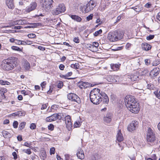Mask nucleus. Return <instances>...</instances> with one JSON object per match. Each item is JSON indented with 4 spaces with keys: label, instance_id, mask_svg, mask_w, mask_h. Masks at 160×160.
I'll return each instance as SVG.
<instances>
[{
    "label": "nucleus",
    "instance_id": "f257e3e1",
    "mask_svg": "<svg viewBox=\"0 0 160 160\" xmlns=\"http://www.w3.org/2000/svg\"><path fill=\"white\" fill-rule=\"evenodd\" d=\"M18 58L13 57L10 59H5L3 60L2 64V68L7 71L12 70L16 66Z\"/></svg>",
    "mask_w": 160,
    "mask_h": 160
},
{
    "label": "nucleus",
    "instance_id": "f03ea898",
    "mask_svg": "<svg viewBox=\"0 0 160 160\" xmlns=\"http://www.w3.org/2000/svg\"><path fill=\"white\" fill-rule=\"evenodd\" d=\"M98 88H94L92 90L90 93V101L95 104H98L102 101L101 92Z\"/></svg>",
    "mask_w": 160,
    "mask_h": 160
},
{
    "label": "nucleus",
    "instance_id": "7ed1b4c3",
    "mask_svg": "<svg viewBox=\"0 0 160 160\" xmlns=\"http://www.w3.org/2000/svg\"><path fill=\"white\" fill-rule=\"evenodd\" d=\"M123 37V34L120 31H115L110 32L108 35V39L112 42H115L122 39Z\"/></svg>",
    "mask_w": 160,
    "mask_h": 160
},
{
    "label": "nucleus",
    "instance_id": "20e7f679",
    "mask_svg": "<svg viewBox=\"0 0 160 160\" xmlns=\"http://www.w3.org/2000/svg\"><path fill=\"white\" fill-rule=\"evenodd\" d=\"M96 5V1L91 0L88 2L86 6L83 7H81L80 9L83 12H88L92 10Z\"/></svg>",
    "mask_w": 160,
    "mask_h": 160
},
{
    "label": "nucleus",
    "instance_id": "39448f33",
    "mask_svg": "<svg viewBox=\"0 0 160 160\" xmlns=\"http://www.w3.org/2000/svg\"><path fill=\"white\" fill-rule=\"evenodd\" d=\"M39 0L40 2L42 4L43 9L46 11H48L52 7V4L53 2V0Z\"/></svg>",
    "mask_w": 160,
    "mask_h": 160
},
{
    "label": "nucleus",
    "instance_id": "423d86ee",
    "mask_svg": "<svg viewBox=\"0 0 160 160\" xmlns=\"http://www.w3.org/2000/svg\"><path fill=\"white\" fill-rule=\"evenodd\" d=\"M124 102L127 107H131L133 104L138 103L135 100L134 97L132 96H126L124 99Z\"/></svg>",
    "mask_w": 160,
    "mask_h": 160
},
{
    "label": "nucleus",
    "instance_id": "0eeeda50",
    "mask_svg": "<svg viewBox=\"0 0 160 160\" xmlns=\"http://www.w3.org/2000/svg\"><path fill=\"white\" fill-rule=\"evenodd\" d=\"M65 10V7L63 4H59L56 8L52 11V13L54 15H58L64 12Z\"/></svg>",
    "mask_w": 160,
    "mask_h": 160
},
{
    "label": "nucleus",
    "instance_id": "6e6552de",
    "mask_svg": "<svg viewBox=\"0 0 160 160\" xmlns=\"http://www.w3.org/2000/svg\"><path fill=\"white\" fill-rule=\"evenodd\" d=\"M155 140V137L152 130L150 128H148L147 134V140L148 142H153Z\"/></svg>",
    "mask_w": 160,
    "mask_h": 160
},
{
    "label": "nucleus",
    "instance_id": "1a4fd4ad",
    "mask_svg": "<svg viewBox=\"0 0 160 160\" xmlns=\"http://www.w3.org/2000/svg\"><path fill=\"white\" fill-rule=\"evenodd\" d=\"M128 109L133 113H137L140 110V108L138 103L133 104L131 107H127Z\"/></svg>",
    "mask_w": 160,
    "mask_h": 160
},
{
    "label": "nucleus",
    "instance_id": "9d476101",
    "mask_svg": "<svg viewBox=\"0 0 160 160\" xmlns=\"http://www.w3.org/2000/svg\"><path fill=\"white\" fill-rule=\"evenodd\" d=\"M138 124V122L136 121H132L128 126V130L130 132H132L135 130L137 127Z\"/></svg>",
    "mask_w": 160,
    "mask_h": 160
},
{
    "label": "nucleus",
    "instance_id": "9b49d317",
    "mask_svg": "<svg viewBox=\"0 0 160 160\" xmlns=\"http://www.w3.org/2000/svg\"><path fill=\"white\" fill-rule=\"evenodd\" d=\"M112 115V113H108L106 116L103 118L104 122L105 124H108L110 123L111 121Z\"/></svg>",
    "mask_w": 160,
    "mask_h": 160
},
{
    "label": "nucleus",
    "instance_id": "f8f14e48",
    "mask_svg": "<svg viewBox=\"0 0 160 160\" xmlns=\"http://www.w3.org/2000/svg\"><path fill=\"white\" fill-rule=\"evenodd\" d=\"M37 6V3L35 2L31 3L30 5L27 7L25 11L27 12H29L31 11L34 10Z\"/></svg>",
    "mask_w": 160,
    "mask_h": 160
},
{
    "label": "nucleus",
    "instance_id": "ddd939ff",
    "mask_svg": "<svg viewBox=\"0 0 160 160\" xmlns=\"http://www.w3.org/2000/svg\"><path fill=\"white\" fill-rule=\"evenodd\" d=\"M108 80L112 82H118V77L117 76L109 75L107 78Z\"/></svg>",
    "mask_w": 160,
    "mask_h": 160
},
{
    "label": "nucleus",
    "instance_id": "4468645a",
    "mask_svg": "<svg viewBox=\"0 0 160 160\" xmlns=\"http://www.w3.org/2000/svg\"><path fill=\"white\" fill-rule=\"evenodd\" d=\"M101 97L104 104H107L109 102V98L107 95L104 92H101Z\"/></svg>",
    "mask_w": 160,
    "mask_h": 160
},
{
    "label": "nucleus",
    "instance_id": "2eb2a0df",
    "mask_svg": "<svg viewBox=\"0 0 160 160\" xmlns=\"http://www.w3.org/2000/svg\"><path fill=\"white\" fill-rule=\"evenodd\" d=\"M159 72V68H153L150 73V75L152 77H154L157 76Z\"/></svg>",
    "mask_w": 160,
    "mask_h": 160
},
{
    "label": "nucleus",
    "instance_id": "dca6fc26",
    "mask_svg": "<svg viewBox=\"0 0 160 160\" xmlns=\"http://www.w3.org/2000/svg\"><path fill=\"white\" fill-rule=\"evenodd\" d=\"M141 47L142 50L146 51L149 50L152 47L150 45L146 42L142 43L141 44Z\"/></svg>",
    "mask_w": 160,
    "mask_h": 160
},
{
    "label": "nucleus",
    "instance_id": "f3484780",
    "mask_svg": "<svg viewBox=\"0 0 160 160\" xmlns=\"http://www.w3.org/2000/svg\"><path fill=\"white\" fill-rule=\"evenodd\" d=\"M78 151L77 153V155L78 158L81 159H83L84 158V155L83 152L81 148L78 150Z\"/></svg>",
    "mask_w": 160,
    "mask_h": 160
},
{
    "label": "nucleus",
    "instance_id": "a211bd4d",
    "mask_svg": "<svg viewBox=\"0 0 160 160\" xmlns=\"http://www.w3.org/2000/svg\"><path fill=\"white\" fill-rule=\"evenodd\" d=\"M129 78L132 81H138L140 79L138 73H136L129 76Z\"/></svg>",
    "mask_w": 160,
    "mask_h": 160
},
{
    "label": "nucleus",
    "instance_id": "6ab92c4d",
    "mask_svg": "<svg viewBox=\"0 0 160 160\" xmlns=\"http://www.w3.org/2000/svg\"><path fill=\"white\" fill-rule=\"evenodd\" d=\"M6 3L8 8L11 9H13L14 8V5L13 0H7Z\"/></svg>",
    "mask_w": 160,
    "mask_h": 160
},
{
    "label": "nucleus",
    "instance_id": "aec40b11",
    "mask_svg": "<svg viewBox=\"0 0 160 160\" xmlns=\"http://www.w3.org/2000/svg\"><path fill=\"white\" fill-rule=\"evenodd\" d=\"M28 22L27 21L25 20H18L14 22V24H15L18 25H23V24H28Z\"/></svg>",
    "mask_w": 160,
    "mask_h": 160
},
{
    "label": "nucleus",
    "instance_id": "412c9836",
    "mask_svg": "<svg viewBox=\"0 0 160 160\" xmlns=\"http://www.w3.org/2000/svg\"><path fill=\"white\" fill-rule=\"evenodd\" d=\"M69 16L72 19L78 22H81L82 20V19L80 17L76 15L70 14L69 15Z\"/></svg>",
    "mask_w": 160,
    "mask_h": 160
},
{
    "label": "nucleus",
    "instance_id": "4be33fe9",
    "mask_svg": "<svg viewBox=\"0 0 160 160\" xmlns=\"http://www.w3.org/2000/svg\"><path fill=\"white\" fill-rule=\"evenodd\" d=\"M28 24L31 25L30 26H27L25 27V28H35L37 27L38 26H40L41 25V23H28Z\"/></svg>",
    "mask_w": 160,
    "mask_h": 160
},
{
    "label": "nucleus",
    "instance_id": "5701e85b",
    "mask_svg": "<svg viewBox=\"0 0 160 160\" xmlns=\"http://www.w3.org/2000/svg\"><path fill=\"white\" fill-rule=\"evenodd\" d=\"M117 140L119 142L122 141L123 139V138L122 136V134L121 130L118 131L117 135Z\"/></svg>",
    "mask_w": 160,
    "mask_h": 160
},
{
    "label": "nucleus",
    "instance_id": "b1692460",
    "mask_svg": "<svg viewBox=\"0 0 160 160\" xmlns=\"http://www.w3.org/2000/svg\"><path fill=\"white\" fill-rule=\"evenodd\" d=\"M56 120V118L55 117V113L50 116L47 117L46 119V121L47 122H51L55 121Z\"/></svg>",
    "mask_w": 160,
    "mask_h": 160
},
{
    "label": "nucleus",
    "instance_id": "393cba45",
    "mask_svg": "<svg viewBox=\"0 0 160 160\" xmlns=\"http://www.w3.org/2000/svg\"><path fill=\"white\" fill-rule=\"evenodd\" d=\"M80 85L81 86H82L83 87H84V88H86L87 87L89 86L92 87L94 86V85H92V84L89 83L88 82H81L80 83Z\"/></svg>",
    "mask_w": 160,
    "mask_h": 160
},
{
    "label": "nucleus",
    "instance_id": "a878e982",
    "mask_svg": "<svg viewBox=\"0 0 160 160\" xmlns=\"http://www.w3.org/2000/svg\"><path fill=\"white\" fill-rule=\"evenodd\" d=\"M74 96L73 98V99L72 101H74L77 102L78 103H80L81 102V100L80 98L76 94L73 95Z\"/></svg>",
    "mask_w": 160,
    "mask_h": 160
},
{
    "label": "nucleus",
    "instance_id": "bb28decb",
    "mask_svg": "<svg viewBox=\"0 0 160 160\" xmlns=\"http://www.w3.org/2000/svg\"><path fill=\"white\" fill-rule=\"evenodd\" d=\"M24 68L26 70H29L30 68V65L27 61H26L24 63Z\"/></svg>",
    "mask_w": 160,
    "mask_h": 160
},
{
    "label": "nucleus",
    "instance_id": "cd10ccee",
    "mask_svg": "<svg viewBox=\"0 0 160 160\" xmlns=\"http://www.w3.org/2000/svg\"><path fill=\"white\" fill-rule=\"evenodd\" d=\"M41 156L42 157V159L44 160L46 158L47 155L46 151L44 150H42L41 153Z\"/></svg>",
    "mask_w": 160,
    "mask_h": 160
},
{
    "label": "nucleus",
    "instance_id": "c85d7f7f",
    "mask_svg": "<svg viewBox=\"0 0 160 160\" xmlns=\"http://www.w3.org/2000/svg\"><path fill=\"white\" fill-rule=\"evenodd\" d=\"M2 134L3 136L5 138L9 137H10V134L6 131H3L2 132Z\"/></svg>",
    "mask_w": 160,
    "mask_h": 160
},
{
    "label": "nucleus",
    "instance_id": "c756f323",
    "mask_svg": "<svg viewBox=\"0 0 160 160\" xmlns=\"http://www.w3.org/2000/svg\"><path fill=\"white\" fill-rule=\"evenodd\" d=\"M0 84L2 85H9L10 84V82L6 81H4L2 80H0Z\"/></svg>",
    "mask_w": 160,
    "mask_h": 160
},
{
    "label": "nucleus",
    "instance_id": "7c9ffc66",
    "mask_svg": "<svg viewBox=\"0 0 160 160\" xmlns=\"http://www.w3.org/2000/svg\"><path fill=\"white\" fill-rule=\"evenodd\" d=\"M55 117L56 118V120L57 119L61 120L62 118V114L61 113H55Z\"/></svg>",
    "mask_w": 160,
    "mask_h": 160
},
{
    "label": "nucleus",
    "instance_id": "2f4dec72",
    "mask_svg": "<svg viewBox=\"0 0 160 160\" xmlns=\"http://www.w3.org/2000/svg\"><path fill=\"white\" fill-rule=\"evenodd\" d=\"M147 87L148 89L151 90H153L155 88L154 85L153 84L151 83H149V84H148Z\"/></svg>",
    "mask_w": 160,
    "mask_h": 160
},
{
    "label": "nucleus",
    "instance_id": "473e14b6",
    "mask_svg": "<svg viewBox=\"0 0 160 160\" xmlns=\"http://www.w3.org/2000/svg\"><path fill=\"white\" fill-rule=\"evenodd\" d=\"M65 123L67 128L69 130H70L72 127L71 122H66Z\"/></svg>",
    "mask_w": 160,
    "mask_h": 160
},
{
    "label": "nucleus",
    "instance_id": "72a5a7b5",
    "mask_svg": "<svg viewBox=\"0 0 160 160\" xmlns=\"http://www.w3.org/2000/svg\"><path fill=\"white\" fill-rule=\"evenodd\" d=\"M71 67L72 68L77 69L79 68V65L78 63H75V64H72Z\"/></svg>",
    "mask_w": 160,
    "mask_h": 160
},
{
    "label": "nucleus",
    "instance_id": "f704fd0d",
    "mask_svg": "<svg viewBox=\"0 0 160 160\" xmlns=\"http://www.w3.org/2000/svg\"><path fill=\"white\" fill-rule=\"evenodd\" d=\"M65 123L71 122V118L69 115L66 116L64 118Z\"/></svg>",
    "mask_w": 160,
    "mask_h": 160
},
{
    "label": "nucleus",
    "instance_id": "c9c22d12",
    "mask_svg": "<svg viewBox=\"0 0 160 160\" xmlns=\"http://www.w3.org/2000/svg\"><path fill=\"white\" fill-rule=\"evenodd\" d=\"M75 94L72 93H70L68 94L67 95V98L68 99L70 100H72L73 99V98L74 96L73 95H74Z\"/></svg>",
    "mask_w": 160,
    "mask_h": 160
},
{
    "label": "nucleus",
    "instance_id": "e433bc0d",
    "mask_svg": "<svg viewBox=\"0 0 160 160\" xmlns=\"http://www.w3.org/2000/svg\"><path fill=\"white\" fill-rule=\"evenodd\" d=\"M26 124V122H21L19 126V128L20 130H21L25 126Z\"/></svg>",
    "mask_w": 160,
    "mask_h": 160
},
{
    "label": "nucleus",
    "instance_id": "4c0bfd02",
    "mask_svg": "<svg viewBox=\"0 0 160 160\" xmlns=\"http://www.w3.org/2000/svg\"><path fill=\"white\" fill-rule=\"evenodd\" d=\"M102 29H100L98 31L95 32L94 33V35L96 37L97 36L99 35L102 33Z\"/></svg>",
    "mask_w": 160,
    "mask_h": 160
},
{
    "label": "nucleus",
    "instance_id": "58836bf2",
    "mask_svg": "<svg viewBox=\"0 0 160 160\" xmlns=\"http://www.w3.org/2000/svg\"><path fill=\"white\" fill-rule=\"evenodd\" d=\"M149 71L147 69L143 70L141 73V75L142 76L145 75L147 73H148Z\"/></svg>",
    "mask_w": 160,
    "mask_h": 160
},
{
    "label": "nucleus",
    "instance_id": "ea45409f",
    "mask_svg": "<svg viewBox=\"0 0 160 160\" xmlns=\"http://www.w3.org/2000/svg\"><path fill=\"white\" fill-rule=\"evenodd\" d=\"M22 151L28 155L30 154L31 153V149L30 148H28L27 149H23Z\"/></svg>",
    "mask_w": 160,
    "mask_h": 160
},
{
    "label": "nucleus",
    "instance_id": "a19ab883",
    "mask_svg": "<svg viewBox=\"0 0 160 160\" xmlns=\"http://www.w3.org/2000/svg\"><path fill=\"white\" fill-rule=\"evenodd\" d=\"M154 94H155L157 97L158 98H160V91L158 90L154 92Z\"/></svg>",
    "mask_w": 160,
    "mask_h": 160
},
{
    "label": "nucleus",
    "instance_id": "79ce46f5",
    "mask_svg": "<svg viewBox=\"0 0 160 160\" xmlns=\"http://www.w3.org/2000/svg\"><path fill=\"white\" fill-rule=\"evenodd\" d=\"M111 68L113 69H114L115 68H118L119 66L118 64H111Z\"/></svg>",
    "mask_w": 160,
    "mask_h": 160
},
{
    "label": "nucleus",
    "instance_id": "37998d69",
    "mask_svg": "<svg viewBox=\"0 0 160 160\" xmlns=\"http://www.w3.org/2000/svg\"><path fill=\"white\" fill-rule=\"evenodd\" d=\"M28 36L29 38H35L36 37V35L33 33L29 34L28 35Z\"/></svg>",
    "mask_w": 160,
    "mask_h": 160
},
{
    "label": "nucleus",
    "instance_id": "c03bdc74",
    "mask_svg": "<svg viewBox=\"0 0 160 160\" xmlns=\"http://www.w3.org/2000/svg\"><path fill=\"white\" fill-rule=\"evenodd\" d=\"M18 116H23L25 115V112L24 111H20L17 112Z\"/></svg>",
    "mask_w": 160,
    "mask_h": 160
},
{
    "label": "nucleus",
    "instance_id": "a18cd8bd",
    "mask_svg": "<svg viewBox=\"0 0 160 160\" xmlns=\"http://www.w3.org/2000/svg\"><path fill=\"white\" fill-rule=\"evenodd\" d=\"M81 125V122L79 121L76 122L74 124V127L75 128L79 127Z\"/></svg>",
    "mask_w": 160,
    "mask_h": 160
},
{
    "label": "nucleus",
    "instance_id": "49530a36",
    "mask_svg": "<svg viewBox=\"0 0 160 160\" xmlns=\"http://www.w3.org/2000/svg\"><path fill=\"white\" fill-rule=\"evenodd\" d=\"M93 15L92 14H90L87 17L86 20L88 21H89L91 20L93 18Z\"/></svg>",
    "mask_w": 160,
    "mask_h": 160
},
{
    "label": "nucleus",
    "instance_id": "de8ad7c7",
    "mask_svg": "<svg viewBox=\"0 0 160 160\" xmlns=\"http://www.w3.org/2000/svg\"><path fill=\"white\" fill-rule=\"evenodd\" d=\"M63 85V83L62 82L59 81L58 83L57 86L58 88H61Z\"/></svg>",
    "mask_w": 160,
    "mask_h": 160
},
{
    "label": "nucleus",
    "instance_id": "09e8293b",
    "mask_svg": "<svg viewBox=\"0 0 160 160\" xmlns=\"http://www.w3.org/2000/svg\"><path fill=\"white\" fill-rule=\"evenodd\" d=\"M92 46H93V48H95L96 49V48L98 47L99 46V44L98 42H94L93 43V44L92 45Z\"/></svg>",
    "mask_w": 160,
    "mask_h": 160
},
{
    "label": "nucleus",
    "instance_id": "8fccbe9b",
    "mask_svg": "<svg viewBox=\"0 0 160 160\" xmlns=\"http://www.w3.org/2000/svg\"><path fill=\"white\" fill-rule=\"evenodd\" d=\"M154 35H150L149 36H147L146 38L147 40H149L152 39L154 38Z\"/></svg>",
    "mask_w": 160,
    "mask_h": 160
},
{
    "label": "nucleus",
    "instance_id": "3c124183",
    "mask_svg": "<svg viewBox=\"0 0 160 160\" xmlns=\"http://www.w3.org/2000/svg\"><path fill=\"white\" fill-rule=\"evenodd\" d=\"M48 128L49 130L52 131L54 129V126L52 124H50L48 126Z\"/></svg>",
    "mask_w": 160,
    "mask_h": 160
},
{
    "label": "nucleus",
    "instance_id": "603ef678",
    "mask_svg": "<svg viewBox=\"0 0 160 160\" xmlns=\"http://www.w3.org/2000/svg\"><path fill=\"white\" fill-rule=\"evenodd\" d=\"M55 148L54 147L50 149V153L51 155L54 154L55 152Z\"/></svg>",
    "mask_w": 160,
    "mask_h": 160
},
{
    "label": "nucleus",
    "instance_id": "864d4df0",
    "mask_svg": "<svg viewBox=\"0 0 160 160\" xmlns=\"http://www.w3.org/2000/svg\"><path fill=\"white\" fill-rule=\"evenodd\" d=\"M12 49L15 50L17 51H21V49L20 48L16 46H13L12 47Z\"/></svg>",
    "mask_w": 160,
    "mask_h": 160
},
{
    "label": "nucleus",
    "instance_id": "5fc2aeb1",
    "mask_svg": "<svg viewBox=\"0 0 160 160\" xmlns=\"http://www.w3.org/2000/svg\"><path fill=\"white\" fill-rule=\"evenodd\" d=\"M36 125L34 123H32L30 124V128L31 129H34L36 128Z\"/></svg>",
    "mask_w": 160,
    "mask_h": 160
},
{
    "label": "nucleus",
    "instance_id": "6e6d98bb",
    "mask_svg": "<svg viewBox=\"0 0 160 160\" xmlns=\"http://www.w3.org/2000/svg\"><path fill=\"white\" fill-rule=\"evenodd\" d=\"M18 122L17 121H15L14 122L13 124V127L16 128L18 127Z\"/></svg>",
    "mask_w": 160,
    "mask_h": 160
},
{
    "label": "nucleus",
    "instance_id": "4d7b16f0",
    "mask_svg": "<svg viewBox=\"0 0 160 160\" xmlns=\"http://www.w3.org/2000/svg\"><path fill=\"white\" fill-rule=\"evenodd\" d=\"M0 92L2 93H4L7 92V90L6 88H1L0 90Z\"/></svg>",
    "mask_w": 160,
    "mask_h": 160
},
{
    "label": "nucleus",
    "instance_id": "13d9d810",
    "mask_svg": "<svg viewBox=\"0 0 160 160\" xmlns=\"http://www.w3.org/2000/svg\"><path fill=\"white\" fill-rule=\"evenodd\" d=\"M73 41L76 43H78L79 42V40L78 37H75L73 38Z\"/></svg>",
    "mask_w": 160,
    "mask_h": 160
},
{
    "label": "nucleus",
    "instance_id": "bf43d9fd",
    "mask_svg": "<svg viewBox=\"0 0 160 160\" xmlns=\"http://www.w3.org/2000/svg\"><path fill=\"white\" fill-rule=\"evenodd\" d=\"M23 42H25V44L28 45H31L32 44V42L29 40H27L26 42L22 41Z\"/></svg>",
    "mask_w": 160,
    "mask_h": 160
},
{
    "label": "nucleus",
    "instance_id": "052dcab7",
    "mask_svg": "<svg viewBox=\"0 0 160 160\" xmlns=\"http://www.w3.org/2000/svg\"><path fill=\"white\" fill-rule=\"evenodd\" d=\"M65 157L66 160H69L71 158L70 155L68 154H65Z\"/></svg>",
    "mask_w": 160,
    "mask_h": 160
},
{
    "label": "nucleus",
    "instance_id": "680f3d73",
    "mask_svg": "<svg viewBox=\"0 0 160 160\" xmlns=\"http://www.w3.org/2000/svg\"><path fill=\"white\" fill-rule=\"evenodd\" d=\"M12 155L13 156V158L14 159L16 160L17 158V155L16 152H13L12 153Z\"/></svg>",
    "mask_w": 160,
    "mask_h": 160
},
{
    "label": "nucleus",
    "instance_id": "e2e57ef3",
    "mask_svg": "<svg viewBox=\"0 0 160 160\" xmlns=\"http://www.w3.org/2000/svg\"><path fill=\"white\" fill-rule=\"evenodd\" d=\"M88 48H89V49L91 51L94 52L93 46H92V45L89 44V46H88Z\"/></svg>",
    "mask_w": 160,
    "mask_h": 160
},
{
    "label": "nucleus",
    "instance_id": "0e129e2a",
    "mask_svg": "<svg viewBox=\"0 0 160 160\" xmlns=\"http://www.w3.org/2000/svg\"><path fill=\"white\" fill-rule=\"evenodd\" d=\"M22 41L18 40H15V43L18 45H22Z\"/></svg>",
    "mask_w": 160,
    "mask_h": 160
},
{
    "label": "nucleus",
    "instance_id": "69168bd1",
    "mask_svg": "<svg viewBox=\"0 0 160 160\" xmlns=\"http://www.w3.org/2000/svg\"><path fill=\"white\" fill-rule=\"evenodd\" d=\"M151 4L149 2H148L145 5V7L146 8H151Z\"/></svg>",
    "mask_w": 160,
    "mask_h": 160
},
{
    "label": "nucleus",
    "instance_id": "338daca9",
    "mask_svg": "<svg viewBox=\"0 0 160 160\" xmlns=\"http://www.w3.org/2000/svg\"><path fill=\"white\" fill-rule=\"evenodd\" d=\"M31 145V144L30 143H29L27 142H25L23 144L24 146H27L29 148H30Z\"/></svg>",
    "mask_w": 160,
    "mask_h": 160
},
{
    "label": "nucleus",
    "instance_id": "774afa93",
    "mask_svg": "<svg viewBox=\"0 0 160 160\" xmlns=\"http://www.w3.org/2000/svg\"><path fill=\"white\" fill-rule=\"evenodd\" d=\"M65 66H64L62 64H61L59 66V69L62 70H63Z\"/></svg>",
    "mask_w": 160,
    "mask_h": 160
}]
</instances>
